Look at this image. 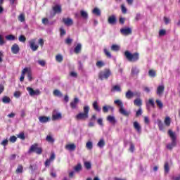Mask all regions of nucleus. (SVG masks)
I'll return each instance as SVG.
<instances>
[{"label":"nucleus","instance_id":"24","mask_svg":"<svg viewBox=\"0 0 180 180\" xmlns=\"http://www.w3.org/2000/svg\"><path fill=\"white\" fill-rule=\"evenodd\" d=\"M107 120L108 122H110V123H111L112 124H116V119L114 116L108 115L107 117Z\"/></svg>","mask_w":180,"mask_h":180},{"label":"nucleus","instance_id":"62","mask_svg":"<svg viewBox=\"0 0 180 180\" xmlns=\"http://www.w3.org/2000/svg\"><path fill=\"white\" fill-rule=\"evenodd\" d=\"M165 25H168L171 22V20L167 17H164Z\"/></svg>","mask_w":180,"mask_h":180},{"label":"nucleus","instance_id":"19","mask_svg":"<svg viewBox=\"0 0 180 180\" xmlns=\"http://www.w3.org/2000/svg\"><path fill=\"white\" fill-rule=\"evenodd\" d=\"M119 112L123 116L129 117L130 115V112L126 110L123 107L120 108Z\"/></svg>","mask_w":180,"mask_h":180},{"label":"nucleus","instance_id":"58","mask_svg":"<svg viewBox=\"0 0 180 180\" xmlns=\"http://www.w3.org/2000/svg\"><path fill=\"white\" fill-rule=\"evenodd\" d=\"M8 143H9V141H8V139H4L1 143V146H4V147H6V146H8Z\"/></svg>","mask_w":180,"mask_h":180},{"label":"nucleus","instance_id":"9","mask_svg":"<svg viewBox=\"0 0 180 180\" xmlns=\"http://www.w3.org/2000/svg\"><path fill=\"white\" fill-rule=\"evenodd\" d=\"M53 160H56V154H54V153H51L49 159L45 161V167H50V164H51Z\"/></svg>","mask_w":180,"mask_h":180},{"label":"nucleus","instance_id":"56","mask_svg":"<svg viewBox=\"0 0 180 180\" xmlns=\"http://www.w3.org/2000/svg\"><path fill=\"white\" fill-rule=\"evenodd\" d=\"M25 14H20L18 16V20H20V22H25Z\"/></svg>","mask_w":180,"mask_h":180},{"label":"nucleus","instance_id":"34","mask_svg":"<svg viewBox=\"0 0 180 180\" xmlns=\"http://www.w3.org/2000/svg\"><path fill=\"white\" fill-rule=\"evenodd\" d=\"M15 172L16 174H22L23 172V166L22 165H18Z\"/></svg>","mask_w":180,"mask_h":180},{"label":"nucleus","instance_id":"48","mask_svg":"<svg viewBox=\"0 0 180 180\" xmlns=\"http://www.w3.org/2000/svg\"><path fill=\"white\" fill-rule=\"evenodd\" d=\"M121 11L124 15H126V13H127V8H126V6H124V4L121 5Z\"/></svg>","mask_w":180,"mask_h":180},{"label":"nucleus","instance_id":"44","mask_svg":"<svg viewBox=\"0 0 180 180\" xmlns=\"http://www.w3.org/2000/svg\"><path fill=\"white\" fill-rule=\"evenodd\" d=\"M114 103L117 106H120V108H123V102H122L120 100H115Z\"/></svg>","mask_w":180,"mask_h":180},{"label":"nucleus","instance_id":"55","mask_svg":"<svg viewBox=\"0 0 180 180\" xmlns=\"http://www.w3.org/2000/svg\"><path fill=\"white\" fill-rule=\"evenodd\" d=\"M65 43L66 44H68L69 46L72 43V39L68 37L65 40Z\"/></svg>","mask_w":180,"mask_h":180},{"label":"nucleus","instance_id":"57","mask_svg":"<svg viewBox=\"0 0 180 180\" xmlns=\"http://www.w3.org/2000/svg\"><path fill=\"white\" fill-rule=\"evenodd\" d=\"M10 141L11 143H16V140H18V138H16V136H12L10 137Z\"/></svg>","mask_w":180,"mask_h":180},{"label":"nucleus","instance_id":"42","mask_svg":"<svg viewBox=\"0 0 180 180\" xmlns=\"http://www.w3.org/2000/svg\"><path fill=\"white\" fill-rule=\"evenodd\" d=\"M164 168L165 174H168L169 172V164L167 162L165 163Z\"/></svg>","mask_w":180,"mask_h":180},{"label":"nucleus","instance_id":"21","mask_svg":"<svg viewBox=\"0 0 180 180\" xmlns=\"http://www.w3.org/2000/svg\"><path fill=\"white\" fill-rule=\"evenodd\" d=\"M134 128L136 131H138V133H141V126L138 122H134Z\"/></svg>","mask_w":180,"mask_h":180},{"label":"nucleus","instance_id":"8","mask_svg":"<svg viewBox=\"0 0 180 180\" xmlns=\"http://www.w3.org/2000/svg\"><path fill=\"white\" fill-rule=\"evenodd\" d=\"M63 118V115L60 112H57V111L54 110L52 113V120L56 122V120H60V119Z\"/></svg>","mask_w":180,"mask_h":180},{"label":"nucleus","instance_id":"27","mask_svg":"<svg viewBox=\"0 0 180 180\" xmlns=\"http://www.w3.org/2000/svg\"><path fill=\"white\" fill-rule=\"evenodd\" d=\"M122 92V88L119 85H115L111 89V92Z\"/></svg>","mask_w":180,"mask_h":180},{"label":"nucleus","instance_id":"29","mask_svg":"<svg viewBox=\"0 0 180 180\" xmlns=\"http://www.w3.org/2000/svg\"><path fill=\"white\" fill-rule=\"evenodd\" d=\"M93 108L96 112H101V108L98 105V101H94L93 103Z\"/></svg>","mask_w":180,"mask_h":180},{"label":"nucleus","instance_id":"39","mask_svg":"<svg viewBox=\"0 0 180 180\" xmlns=\"http://www.w3.org/2000/svg\"><path fill=\"white\" fill-rule=\"evenodd\" d=\"M3 103H11V98L8 96H4L2 98Z\"/></svg>","mask_w":180,"mask_h":180},{"label":"nucleus","instance_id":"20","mask_svg":"<svg viewBox=\"0 0 180 180\" xmlns=\"http://www.w3.org/2000/svg\"><path fill=\"white\" fill-rule=\"evenodd\" d=\"M39 120L40 123H47V122H50V117L40 116Z\"/></svg>","mask_w":180,"mask_h":180},{"label":"nucleus","instance_id":"10","mask_svg":"<svg viewBox=\"0 0 180 180\" xmlns=\"http://www.w3.org/2000/svg\"><path fill=\"white\" fill-rule=\"evenodd\" d=\"M139 74H140V70L137 67H132L131 70V77H139Z\"/></svg>","mask_w":180,"mask_h":180},{"label":"nucleus","instance_id":"54","mask_svg":"<svg viewBox=\"0 0 180 180\" xmlns=\"http://www.w3.org/2000/svg\"><path fill=\"white\" fill-rule=\"evenodd\" d=\"M38 64H39V65H41V67H44L46 65V60H39Z\"/></svg>","mask_w":180,"mask_h":180},{"label":"nucleus","instance_id":"61","mask_svg":"<svg viewBox=\"0 0 180 180\" xmlns=\"http://www.w3.org/2000/svg\"><path fill=\"white\" fill-rule=\"evenodd\" d=\"M70 75L73 78H77V77H78V73H77L76 72H70Z\"/></svg>","mask_w":180,"mask_h":180},{"label":"nucleus","instance_id":"1","mask_svg":"<svg viewBox=\"0 0 180 180\" xmlns=\"http://www.w3.org/2000/svg\"><path fill=\"white\" fill-rule=\"evenodd\" d=\"M124 56L130 63H136L140 60V54L137 52L131 53L129 51H125Z\"/></svg>","mask_w":180,"mask_h":180},{"label":"nucleus","instance_id":"23","mask_svg":"<svg viewBox=\"0 0 180 180\" xmlns=\"http://www.w3.org/2000/svg\"><path fill=\"white\" fill-rule=\"evenodd\" d=\"M134 105L135 106H138V108H141L143 105V101L141 98H136L134 101Z\"/></svg>","mask_w":180,"mask_h":180},{"label":"nucleus","instance_id":"26","mask_svg":"<svg viewBox=\"0 0 180 180\" xmlns=\"http://www.w3.org/2000/svg\"><path fill=\"white\" fill-rule=\"evenodd\" d=\"M92 13L96 15V16H101V9H99L98 7H95L92 11Z\"/></svg>","mask_w":180,"mask_h":180},{"label":"nucleus","instance_id":"14","mask_svg":"<svg viewBox=\"0 0 180 180\" xmlns=\"http://www.w3.org/2000/svg\"><path fill=\"white\" fill-rule=\"evenodd\" d=\"M65 150H68V151H75V148H77V146L75 143L67 144L65 146Z\"/></svg>","mask_w":180,"mask_h":180},{"label":"nucleus","instance_id":"53","mask_svg":"<svg viewBox=\"0 0 180 180\" xmlns=\"http://www.w3.org/2000/svg\"><path fill=\"white\" fill-rule=\"evenodd\" d=\"M18 40L22 43H25L26 41V37H25V35H20L18 38Z\"/></svg>","mask_w":180,"mask_h":180},{"label":"nucleus","instance_id":"45","mask_svg":"<svg viewBox=\"0 0 180 180\" xmlns=\"http://www.w3.org/2000/svg\"><path fill=\"white\" fill-rule=\"evenodd\" d=\"M84 167L86 169H91V168H92V165L91 164V162H84Z\"/></svg>","mask_w":180,"mask_h":180},{"label":"nucleus","instance_id":"41","mask_svg":"<svg viewBox=\"0 0 180 180\" xmlns=\"http://www.w3.org/2000/svg\"><path fill=\"white\" fill-rule=\"evenodd\" d=\"M156 103L159 109H162V108H164V104H162V101H161L160 100L157 99Z\"/></svg>","mask_w":180,"mask_h":180},{"label":"nucleus","instance_id":"12","mask_svg":"<svg viewBox=\"0 0 180 180\" xmlns=\"http://www.w3.org/2000/svg\"><path fill=\"white\" fill-rule=\"evenodd\" d=\"M63 22L66 26H72L74 25V21L70 18H63Z\"/></svg>","mask_w":180,"mask_h":180},{"label":"nucleus","instance_id":"4","mask_svg":"<svg viewBox=\"0 0 180 180\" xmlns=\"http://www.w3.org/2000/svg\"><path fill=\"white\" fill-rule=\"evenodd\" d=\"M28 153L30 154L31 153H36L38 155H40L41 153H43V148L41 147H39L38 143H34L31 146L30 148L28 150Z\"/></svg>","mask_w":180,"mask_h":180},{"label":"nucleus","instance_id":"17","mask_svg":"<svg viewBox=\"0 0 180 180\" xmlns=\"http://www.w3.org/2000/svg\"><path fill=\"white\" fill-rule=\"evenodd\" d=\"M30 46L32 51H37L39 49V45H37L34 40L30 41Z\"/></svg>","mask_w":180,"mask_h":180},{"label":"nucleus","instance_id":"35","mask_svg":"<svg viewBox=\"0 0 180 180\" xmlns=\"http://www.w3.org/2000/svg\"><path fill=\"white\" fill-rule=\"evenodd\" d=\"M53 95L54 96H59V98H61L63 96V94L58 89H55L53 91Z\"/></svg>","mask_w":180,"mask_h":180},{"label":"nucleus","instance_id":"43","mask_svg":"<svg viewBox=\"0 0 180 180\" xmlns=\"http://www.w3.org/2000/svg\"><path fill=\"white\" fill-rule=\"evenodd\" d=\"M111 50L112 51H119L120 50V47H119V46H117L116 44H113L111 46Z\"/></svg>","mask_w":180,"mask_h":180},{"label":"nucleus","instance_id":"30","mask_svg":"<svg viewBox=\"0 0 180 180\" xmlns=\"http://www.w3.org/2000/svg\"><path fill=\"white\" fill-rule=\"evenodd\" d=\"M105 142L104 139H100V141L97 143L98 147H99L100 148H103V147H105Z\"/></svg>","mask_w":180,"mask_h":180},{"label":"nucleus","instance_id":"64","mask_svg":"<svg viewBox=\"0 0 180 180\" xmlns=\"http://www.w3.org/2000/svg\"><path fill=\"white\" fill-rule=\"evenodd\" d=\"M42 23L43 25H49V19L46 18H43Z\"/></svg>","mask_w":180,"mask_h":180},{"label":"nucleus","instance_id":"18","mask_svg":"<svg viewBox=\"0 0 180 180\" xmlns=\"http://www.w3.org/2000/svg\"><path fill=\"white\" fill-rule=\"evenodd\" d=\"M78 102H79V100L78 98H75L74 101L70 103V108L72 109H77V105H78Z\"/></svg>","mask_w":180,"mask_h":180},{"label":"nucleus","instance_id":"52","mask_svg":"<svg viewBox=\"0 0 180 180\" xmlns=\"http://www.w3.org/2000/svg\"><path fill=\"white\" fill-rule=\"evenodd\" d=\"M56 61H58V63H62L63 62V56L57 55L56 56Z\"/></svg>","mask_w":180,"mask_h":180},{"label":"nucleus","instance_id":"7","mask_svg":"<svg viewBox=\"0 0 180 180\" xmlns=\"http://www.w3.org/2000/svg\"><path fill=\"white\" fill-rule=\"evenodd\" d=\"M27 91L29 92L30 96H34V95H40L41 94L39 89L34 90L32 87H27Z\"/></svg>","mask_w":180,"mask_h":180},{"label":"nucleus","instance_id":"50","mask_svg":"<svg viewBox=\"0 0 180 180\" xmlns=\"http://www.w3.org/2000/svg\"><path fill=\"white\" fill-rule=\"evenodd\" d=\"M143 115V110L141 108H139V110L136 111V117H139V116H141Z\"/></svg>","mask_w":180,"mask_h":180},{"label":"nucleus","instance_id":"16","mask_svg":"<svg viewBox=\"0 0 180 180\" xmlns=\"http://www.w3.org/2000/svg\"><path fill=\"white\" fill-rule=\"evenodd\" d=\"M19 45L18 44H14L11 47V51L13 54H18L19 53Z\"/></svg>","mask_w":180,"mask_h":180},{"label":"nucleus","instance_id":"47","mask_svg":"<svg viewBox=\"0 0 180 180\" xmlns=\"http://www.w3.org/2000/svg\"><path fill=\"white\" fill-rule=\"evenodd\" d=\"M104 54L108 57V58H112V54L108 51L106 49H104L103 50Z\"/></svg>","mask_w":180,"mask_h":180},{"label":"nucleus","instance_id":"51","mask_svg":"<svg viewBox=\"0 0 180 180\" xmlns=\"http://www.w3.org/2000/svg\"><path fill=\"white\" fill-rule=\"evenodd\" d=\"M6 40L13 41V40H15V38L14 35L9 34V35L6 36Z\"/></svg>","mask_w":180,"mask_h":180},{"label":"nucleus","instance_id":"37","mask_svg":"<svg viewBox=\"0 0 180 180\" xmlns=\"http://www.w3.org/2000/svg\"><path fill=\"white\" fill-rule=\"evenodd\" d=\"M46 141H48V143H51L52 144L55 141L54 138H53V136H51V135H48L46 138Z\"/></svg>","mask_w":180,"mask_h":180},{"label":"nucleus","instance_id":"6","mask_svg":"<svg viewBox=\"0 0 180 180\" xmlns=\"http://www.w3.org/2000/svg\"><path fill=\"white\" fill-rule=\"evenodd\" d=\"M52 11L53 12V16L57 14H60L63 12V8H61V5L56 4L52 6Z\"/></svg>","mask_w":180,"mask_h":180},{"label":"nucleus","instance_id":"49","mask_svg":"<svg viewBox=\"0 0 180 180\" xmlns=\"http://www.w3.org/2000/svg\"><path fill=\"white\" fill-rule=\"evenodd\" d=\"M17 137H18V139H20V140H25L26 139V136H25V133L24 132H21L20 133Z\"/></svg>","mask_w":180,"mask_h":180},{"label":"nucleus","instance_id":"32","mask_svg":"<svg viewBox=\"0 0 180 180\" xmlns=\"http://www.w3.org/2000/svg\"><path fill=\"white\" fill-rule=\"evenodd\" d=\"M80 15L83 19H88V13L84 10L80 11Z\"/></svg>","mask_w":180,"mask_h":180},{"label":"nucleus","instance_id":"40","mask_svg":"<svg viewBox=\"0 0 180 180\" xmlns=\"http://www.w3.org/2000/svg\"><path fill=\"white\" fill-rule=\"evenodd\" d=\"M74 169L76 172H79V171H81V169H82V166L81 165L80 163L77 164V165H76L74 167Z\"/></svg>","mask_w":180,"mask_h":180},{"label":"nucleus","instance_id":"5","mask_svg":"<svg viewBox=\"0 0 180 180\" xmlns=\"http://www.w3.org/2000/svg\"><path fill=\"white\" fill-rule=\"evenodd\" d=\"M112 75V72L110 71V69H105L103 72H100L98 74V78L101 81H103V79H108Z\"/></svg>","mask_w":180,"mask_h":180},{"label":"nucleus","instance_id":"33","mask_svg":"<svg viewBox=\"0 0 180 180\" xmlns=\"http://www.w3.org/2000/svg\"><path fill=\"white\" fill-rule=\"evenodd\" d=\"M148 75L152 78H155V77H157V72L154 70H150L148 71Z\"/></svg>","mask_w":180,"mask_h":180},{"label":"nucleus","instance_id":"25","mask_svg":"<svg viewBox=\"0 0 180 180\" xmlns=\"http://www.w3.org/2000/svg\"><path fill=\"white\" fill-rule=\"evenodd\" d=\"M82 49V46L81 44H77V45L76 46V47H75V49H74L75 54H79V53H81Z\"/></svg>","mask_w":180,"mask_h":180},{"label":"nucleus","instance_id":"60","mask_svg":"<svg viewBox=\"0 0 180 180\" xmlns=\"http://www.w3.org/2000/svg\"><path fill=\"white\" fill-rule=\"evenodd\" d=\"M134 144L133 143H130V147H129V151H131V153H134Z\"/></svg>","mask_w":180,"mask_h":180},{"label":"nucleus","instance_id":"46","mask_svg":"<svg viewBox=\"0 0 180 180\" xmlns=\"http://www.w3.org/2000/svg\"><path fill=\"white\" fill-rule=\"evenodd\" d=\"M86 147L88 150H92V148H94V145L92 144V142L88 141L86 143Z\"/></svg>","mask_w":180,"mask_h":180},{"label":"nucleus","instance_id":"15","mask_svg":"<svg viewBox=\"0 0 180 180\" xmlns=\"http://www.w3.org/2000/svg\"><path fill=\"white\" fill-rule=\"evenodd\" d=\"M165 89V86L164 85H160L157 88V95L161 96L164 94V91Z\"/></svg>","mask_w":180,"mask_h":180},{"label":"nucleus","instance_id":"22","mask_svg":"<svg viewBox=\"0 0 180 180\" xmlns=\"http://www.w3.org/2000/svg\"><path fill=\"white\" fill-rule=\"evenodd\" d=\"M134 97V93H133V91H131V90H128L126 94H125V98H127V99H131V98Z\"/></svg>","mask_w":180,"mask_h":180},{"label":"nucleus","instance_id":"11","mask_svg":"<svg viewBox=\"0 0 180 180\" xmlns=\"http://www.w3.org/2000/svg\"><path fill=\"white\" fill-rule=\"evenodd\" d=\"M120 32L122 34H124V36H129V34H131V28H122L120 30Z\"/></svg>","mask_w":180,"mask_h":180},{"label":"nucleus","instance_id":"3","mask_svg":"<svg viewBox=\"0 0 180 180\" xmlns=\"http://www.w3.org/2000/svg\"><path fill=\"white\" fill-rule=\"evenodd\" d=\"M83 110L84 112H79L76 115L77 120H85L89 117V106H84Z\"/></svg>","mask_w":180,"mask_h":180},{"label":"nucleus","instance_id":"38","mask_svg":"<svg viewBox=\"0 0 180 180\" xmlns=\"http://www.w3.org/2000/svg\"><path fill=\"white\" fill-rule=\"evenodd\" d=\"M96 67L98 68H102V67H105V63H103L102 60H98L96 63Z\"/></svg>","mask_w":180,"mask_h":180},{"label":"nucleus","instance_id":"31","mask_svg":"<svg viewBox=\"0 0 180 180\" xmlns=\"http://www.w3.org/2000/svg\"><path fill=\"white\" fill-rule=\"evenodd\" d=\"M164 123L167 127H169L171 126V117H166L165 118Z\"/></svg>","mask_w":180,"mask_h":180},{"label":"nucleus","instance_id":"63","mask_svg":"<svg viewBox=\"0 0 180 180\" xmlns=\"http://www.w3.org/2000/svg\"><path fill=\"white\" fill-rule=\"evenodd\" d=\"M21 95H22V93H20V91H15L14 93L15 98H20Z\"/></svg>","mask_w":180,"mask_h":180},{"label":"nucleus","instance_id":"36","mask_svg":"<svg viewBox=\"0 0 180 180\" xmlns=\"http://www.w3.org/2000/svg\"><path fill=\"white\" fill-rule=\"evenodd\" d=\"M109 109H112V110H113V107L107 106V105L103 106V113H108L109 112Z\"/></svg>","mask_w":180,"mask_h":180},{"label":"nucleus","instance_id":"59","mask_svg":"<svg viewBox=\"0 0 180 180\" xmlns=\"http://www.w3.org/2000/svg\"><path fill=\"white\" fill-rule=\"evenodd\" d=\"M60 36H64L65 34H66L67 32H65V30H64L63 27H60Z\"/></svg>","mask_w":180,"mask_h":180},{"label":"nucleus","instance_id":"2","mask_svg":"<svg viewBox=\"0 0 180 180\" xmlns=\"http://www.w3.org/2000/svg\"><path fill=\"white\" fill-rule=\"evenodd\" d=\"M167 133L172 140V142L167 145V149L172 150L174 147H176V135H175V132L172 131L171 129H169Z\"/></svg>","mask_w":180,"mask_h":180},{"label":"nucleus","instance_id":"28","mask_svg":"<svg viewBox=\"0 0 180 180\" xmlns=\"http://www.w3.org/2000/svg\"><path fill=\"white\" fill-rule=\"evenodd\" d=\"M157 122H158V126L159 127V130L162 131V130L165 129V127H164V123H162V121H161V120H158Z\"/></svg>","mask_w":180,"mask_h":180},{"label":"nucleus","instance_id":"13","mask_svg":"<svg viewBox=\"0 0 180 180\" xmlns=\"http://www.w3.org/2000/svg\"><path fill=\"white\" fill-rule=\"evenodd\" d=\"M117 22V20L116 19V15H115L110 16L108 19V22L110 25H116Z\"/></svg>","mask_w":180,"mask_h":180}]
</instances>
